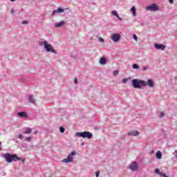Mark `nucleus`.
<instances>
[{"mask_svg": "<svg viewBox=\"0 0 177 177\" xmlns=\"http://www.w3.org/2000/svg\"><path fill=\"white\" fill-rule=\"evenodd\" d=\"M122 82H123V84H127V82H128V79L127 78L123 79Z\"/></svg>", "mask_w": 177, "mask_h": 177, "instance_id": "28", "label": "nucleus"}, {"mask_svg": "<svg viewBox=\"0 0 177 177\" xmlns=\"http://www.w3.org/2000/svg\"><path fill=\"white\" fill-rule=\"evenodd\" d=\"M75 154H77L75 151L71 152L67 158L62 160V162H64L65 164H68V162H73L74 161V156H75Z\"/></svg>", "mask_w": 177, "mask_h": 177, "instance_id": "5", "label": "nucleus"}, {"mask_svg": "<svg viewBox=\"0 0 177 177\" xmlns=\"http://www.w3.org/2000/svg\"><path fill=\"white\" fill-rule=\"evenodd\" d=\"M77 138H83V139H91L93 138V134L89 131L77 132L75 133Z\"/></svg>", "mask_w": 177, "mask_h": 177, "instance_id": "2", "label": "nucleus"}, {"mask_svg": "<svg viewBox=\"0 0 177 177\" xmlns=\"http://www.w3.org/2000/svg\"><path fill=\"white\" fill-rule=\"evenodd\" d=\"M159 117L162 118V117H164V112H160Z\"/></svg>", "mask_w": 177, "mask_h": 177, "instance_id": "31", "label": "nucleus"}, {"mask_svg": "<svg viewBox=\"0 0 177 177\" xmlns=\"http://www.w3.org/2000/svg\"><path fill=\"white\" fill-rule=\"evenodd\" d=\"M162 157V153L160 151H158L156 152V158L158 160H161Z\"/></svg>", "mask_w": 177, "mask_h": 177, "instance_id": "16", "label": "nucleus"}, {"mask_svg": "<svg viewBox=\"0 0 177 177\" xmlns=\"http://www.w3.org/2000/svg\"><path fill=\"white\" fill-rule=\"evenodd\" d=\"M169 3L172 4L174 3V0H169Z\"/></svg>", "mask_w": 177, "mask_h": 177, "instance_id": "36", "label": "nucleus"}, {"mask_svg": "<svg viewBox=\"0 0 177 177\" xmlns=\"http://www.w3.org/2000/svg\"><path fill=\"white\" fill-rule=\"evenodd\" d=\"M17 114L19 117H21V118H27V113L26 112H18Z\"/></svg>", "mask_w": 177, "mask_h": 177, "instance_id": "15", "label": "nucleus"}, {"mask_svg": "<svg viewBox=\"0 0 177 177\" xmlns=\"http://www.w3.org/2000/svg\"><path fill=\"white\" fill-rule=\"evenodd\" d=\"M155 174H158V175H161V174H162V172H160V169H155Z\"/></svg>", "mask_w": 177, "mask_h": 177, "instance_id": "24", "label": "nucleus"}, {"mask_svg": "<svg viewBox=\"0 0 177 177\" xmlns=\"http://www.w3.org/2000/svg\"><path fill=\"white\" fill-rule=\"evenodd\" d=\"M155 49H157L158 50H165V46L163 44H154Z\"/></svg>", "mask_w": 177, "mask_h": 177, "instance_id": "10", "label": "nucleus"}, {"mask_svg": "<svg viewBox=\"0 0 177 177\" xmlns=\"http://www.w3.org/2000/svg\"><path fill=\"white\" fill-rule=\"evenodd\" d=\"M127 135L128 136H138L139 135V131H129Z\"/></svg>", "mask_w": 177, "mask_h": 177, "instance_id": "13", "label": "nucleus"}, {"mask_svg": "<svg viewBox=\"0 0 177 177\" xmlns=\"http://www.w3.org/2000/svg\"><path fill=\"white\" fill-rule=\"evenodd\" d=\"M22 24H28V21H23Z\"/></svg>", "mask_w": 177, "mask_h": 177, "instance_id": "34", "label": "nucleus"}, {"mask_svg": "<svg viewBox=\"0 0 177 177\" xmlns=\"http://www.w3.org/2000/svg\"><path fill=\"white\" fill-rule=\"evenodd\" d=\"M99 175H100V171H97L95 172V176H96V177H99Z\"/></svg>", "mask_w": 177, "mask_h": 177, "instance_id": "30", "label": "nucleus"}, {"mask_svg": "<svg viewBox=\"0 0 177 177\" xmlns=\"http://www.w3.org/2000/svg\"><path fill=\"white\" fill-rule=\"evenodd\" d=\"M11 13H15V10H13V8L11 9Z\"/></svg>", "mask_w": 177, "mask_h": 177, "instance_id": "38", "label": "nucleus"}, {"mask_svg": "<svg viewBox=\"0 0 177 177\" xmlns=\"http://www.w3.org/2000/svg\"><path fill=\"white\" fill-rule=\"evenodd\" d=\"M2 145V142L0 141V150H1V145Z\"/></svg>", "mask_w": 177, "mask_h": 177, "instance_id": "40", "label": "nucleus"}, {"mask_svg": "<svg viewBox=\"0 0 177 177\" xmlns=\"http://www.w3.org/2000/svg\"><path fill=\"white\" fill-rule=\"evenodd\" d=\"M131 10L133 13V16L135 17L136 16V8L135 7H132Z\"/></svg>", "mask_w": 177, "mask_h": 177, "instance_id": "19", "label": "nucleus"}, {"mask_svg": "<svg viewBox=\"0 0 177 177\" xmlns=\"http://www.w3.org/2000/svg\"><path fill=\"white\" fill-rule=\"evenodd\" d=\"M142 71H146L149 70V65L142 66Z\"/></svg>", "mask_w": 177, "mask_h": 177, "instance_id": "22", "label": "nucleus"}, {"mask_svg": "<svg viewBox=\"0 0 177 177\" xmlns=\"http://www.w3.org/2000/svg\"><path fill=\"white\" fill-rule=\"evenodd\" d=\"M37 133H38V131H35L34 132V134H35V135H37Z\"/></svg>", "mask_w": 177, "mask_h": 177, "instance_id": "39", "label": "nucleus"}, {"mask_svg": "<svg viewBox=\"0 0 177 177\" xmlns=\"http://www.w3.org/2000/svg\"><path fill=\"white\" fill-rule=\"evenodd\" d=\"M111 39H112V41H113V42H118V41H120V39H121V35H120L118 33H114L113 35H112Z\"/></svg>", "mask_w": 177, "mask_h": 177, "instance_id": "7", "label": "nucleus"}, {"mask_svg": "<svg viewBox=\"0 0 177 177\" xmlns=\"http://www.w3.org/2000/svg\"><path fill=\"white\" fill-rule=\"evenodd\" d=\"M32 131V130L31 129V128H28L26 129L25 131L23 132V133L25 135H30V133H31Z\"/></svg>", "mask_w": 177, "mask_h": 177, "instance_id": "18", "label": "nucleus"}, {"mask_svg": "<svg viewBox=\"0 0 177 177\" xmlns=\"http://www.w3.org/2000/svg\"><path fill=\"white\" fill-rule=\"evenodd\" d=\"M129 168L132 171H138L139 167L138 166V162H133L130 166Z\"/></svg>", "mask_w": 177, "mask_h": 177, "instance_id": "9", "label": "nucleus"}, {"mask_svg": "<svg viewBox=\"0 0 177 177\" xmlns=\"http://www.w3.org/2000/svg\"><path fill=\"white\" fill-rule=\"evenodd\" d=\"M74 82L75 84H78V79H77V77L74 79Z\"/></svg>", "mask_w": 177, "mask_h": 177, "instance_id": "32", "label": "nucleus"}, {"mask_svg": "<svg viewBox=\"0 0 177 177\" xmlns=\"http://www.w3.org/2000/svg\"><path fill=\"white\" fill-rule=\"evenodd\" d=\"M59 13H64V9L62 7H59L57 10L53 11L52 16L57 15Z\"/></svg>", "mask_w": 177, "mask_h": 177, "instance_id": "8", "label": "nucleus"}, {"mask_svg": "<svg viewBox=\"0 0 177 177\" xmlns=\"http://www.w3.org/2000/svg\"><path fill=\"white\" fill-rule=\"evenodd\" d=\"M83 145H84V143H82V144H81V146H83Z\"/></svg>", "mask_w": 177, "mask_h": 177, "instance_id": "43", "label": "nucleus"}, {"mask_svg": "<svg viewBox=\"0 0 177 177\" xmlns=\"http://www.w3.org/2000/svg\"><path fill=\"white\" fill-rule=\"evenodd\" d=\"M144 86H149V88H153L154 86V82L149 79L147 82H145V85Z\"/></svg>", "mask_w": 177, "mask_h": 177, "instance_id": "11", "label": "nucleus"}, {"mask_svg": "<svg viewBox=\"0 0 177 177\" xmlns=\"http://www.w3.org/2000/svg\"><path fill=\"white\" fill-rule=\"evenodd\" d=\"M28 100L29 103H32V104H34V103H35V99L34 98V95H28Z\"/></svg>", "mask_w": 177, "mask_h": 177, "instance_id": "14", "label": "nucleus"}, {"mask_svg": "<svg viewBox=\"0 0 177 177\" xmlns=\"http://www.w3.org/2000/svg\"><path fill=\"white\" fill-rule=\"evenodd\" d=\"M133 39H135L136 41H138V36H136V35L133 34Z\"/></svg>", "mask_w": 177, "mask_h": 177, "instance_id": "29", "label": "nucleus"}, {"mask_svg": "<svg viewBox=\"0 0 177 177\" xmlns=\"http://www.w3.org/2000/svg\"><path fill=\"white\" fill-rule=\"evenodd\" d=\"M107 63V59L104 57H101L100 59V64H106Z\"/></svg>", "mask_w": 177, "mask_h": 177, "instance_id": "17", "label": "nucleus"}, {"mask_svg": "<svg viewBox=\"0 0 177 177\" xmlns=\"http://www.w3.org/2000/svg\"><path fill=\"white\" fill-rule=\"evenodd\" d=\"M18 138L21 139V140L23 139V135L19 134V136H18Z\"/></svg>", "mask_w": 177, "mask_h": 177, "instance_id": "33", "label": "nucleus"}, {"mask_svg": "<svg viewBox=\"0 0 177 177\" xmlns=\"http://www.w3.org/2000/svg\"><path fill=\"white\" fill-rule=\"evenodd\" d=\"M132 68H133V70H139V65H138V64H133L132 65Z\"/></svg>", "mask_w": 177, "mask_h": 177, "instance_id": "20", "label": "nucleus"}, {"mask_svg": "<svg viewBox=\"0 0 177 177\" xmlns=\"http://www.w3.org/2000/svg\"><path fill=\"white\" fill-rule=\"evenodd\" d=\"M146 10H151V12H157L160 10V7H158V6H157L156 3H152L149 6H147L146 7Z\"/></svg>", "mask_w": 177, "mask_h": 177, "instance_id": "6", "label": "nucleus"}, {"mask_svg": "<svg viewBox=\"0 0 177 177\" xmlns=\"http://www.w3.org/2000/svg\"><path fill=\"white\" fill-rule=\"evenodd\" d=\"M111 15H113V16H115V17H118V13H117V11L113 10L111 12Z\"/></svg>", "mask_w": 177, "mask_h": 177, "instance_id": "21", "label": "nucleus"}, {"mask_svg": "<svg viewBox=\"0 0 177 177\" xmlns=\"http://www.w3.org/2000/svg\"><path fill=\"white\" fill-rule=\"evenodd\" d=\"M151 153H154V151H152Z\"/></svg>", "mask_w": 177, "mask_h": 177, "instance_id": "45", "label": "nucleus"}, {"mask_svg": "<svg viewBox=\"0 0 177 177\" xmlns=\"http://www.w3.org/2000/svg\"><path fill=\"white\" fill-rule=\"evenodd\" d=\"M20 160H21V162H25V161H26L25 159H21V158H20Z\"/></svg>", "mask_w": 177, "mask_h": 177, "instance_id": "37", "label": "nucleus"}, {"mask_svg": "<svg viewBox=\"0 0 177 177\" xmlns=\"http://www.w3.org/2000/svg\"><path fill=\"white\" fill-rule=\"evenodd\" d=\"M11 1V2H15V1H16V0H10Z\"/></svg>", "mask_w": 177, "mask_h": 177, "instance_id": "42", "label": "nucleus"}, {"mask_svg": "<svg viewBox=\"0 0 177 177\" xmlns=\"http://www.w3.org/2000/svg\"><path fill=\"white\" fill-rule=\"evenodd\" d=\"M118 20H120V21H122V18L120 17V15H118V17H116Z\"/></svg>", "mask_w": 177, "mask_h": 177, "instance_id": "35", "label": "nucleus"}, {"mask_svg": "<svg viewBox=\"0 0 177 177\" xmlns=\"http://www.w3.org/2000/svg\"><path fill=\"white\" fill-rule=\"evenodd\" d=\"M26 142H31V137H26Z\"/></svg>", "mask_w": 177, "mask_h": 177, "instance_id": "27", "label": "nucleus"}, {"mask_svg": "<svg viewBox=\"0 0 177 177\" xmlns=\"http://www.w3.org/2000/svg\"><path fill=\"white\" fill-rule=\"evenodd\" d=\"M98 41H100V42H102V44H104V39H103L102 37H99Z\"/></svg>", "mask_w": 177, "mask_h": 177, "instance_id": "25", "label": "nucleus"}, {"mask_svg": "<svg viewBox=\"0 0 177 177\" xmlns=\"http://www.w3.org/2000/svg\"><path fill=\"white\" fill-rule=\"evenodd\" d=\"M66 10H68V8H65Z\"/></svg>", "mask_w": 177, "mask_h": 177, "instance_id": "44", "label": "nucleus"}, {"mask_svg": "<svg viewBox=\"0 0 177 177\" xmlns=\"http://www.w3.org/2000/svg\"><path fill=\"white\" fill-rule=\"evenodd\" d=\"M64 24H66V22H64V21H62L60 22L55 23L54 27H55V28H60V27H63Z\"/></svg>", "mask_w": 177, "mask_h": 177, "instance_id": "12", "label": "nucleus"}, {"mask_svg": "<svg viewBox=\"0 0 177 177\" xmlns=\"http://www.w3.org/2000/svg\"><path fill=\"white\" fill-rule=\"evenodd\" d=\"M95 129H100V128L95 127Z\"/></svg>", "mask_w": 177, "mask_h": 177, "instance_id": "41", "label": "nucleus"}, {"mask_svg": "<svg viewBox=\"0 0 177 177\" xmlns=\"http://www.w3.org/2000/svg\"><path fill=\"white\" fill-rule=\"evenodd\" d=\"M64 131H66L64 127H59V132H61V133H64Z\"/></svg>", "mask_w": 177, "mask_h": 177, "instance_id": "23", "label": "nucleus"}, {"mask_svg": "<svg viewBox=\"0 0 177 177\" xmlns=\"http://www.w3.org/2000/svg\"><path fill=\"white\" fill-rule=\"evenodd\" d=\"M145 85L146 81L145 80L133 79L131 81V86L136 89H142V86H145Z\"/></svg>", "mask_w": 177, "mask_h": 177, "instance_id": "1", "label": "nucleus"}, {"mask_svg": "<svg viewBox=\"0 0 177 177\" xmlns=\"http://www.w3.org/2000/svg\"><path fill=\"white\" fill-rule=\"evenodd\" d=\"M3 157L6 161V162H13V161H17V160H20V158L17 156L16 154L12 155L9 153H5Z\"/></svg>", "mask_w": 177, "mask_h": 177, "instance_id": "3", "label": "nucleus"}, {"mask_svg": "<svg viewBox=\"0 0 177 177\" xmlns=\"http://www.w3.org/2000/svg\"><path fill=\"white\" fill-rule=\"evenodd\" d=\"M118 73H119L118 70H115L113 71V75H118Z\"/></svg>", "mask_w": 177, "mask_h": 177, "instance_id": "26", "label": "nucleus"}, {"mask_svg": "<svg viewBox=\"0 0 177 177\" xmlns=\"http://www.w3.org/2000/svg\"><path fill=\"white\" fill-rule=\"evenodd\" d=\"M40 45H44V48L46 50V52H51L52 53H56V50L53 49V46L50 45V44L48 43V41H44V42L40 43Z\"/></svg>", "mask_w": 177, "mask_h": 177, "instance_id": "4", "label": "nucleus"}]
</instances>
